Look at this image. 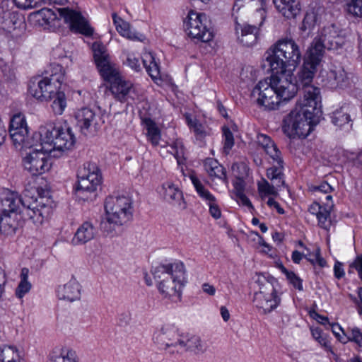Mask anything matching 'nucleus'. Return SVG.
Returning a JSON list of instances; mask_svg holds the SVG:
<instances>
[{
  "label": "nucleus",
  "mask_w": 362,
  "mask_h": 362,
  "mask_svg": "<svg viewBox=\"0 0 362 362\" xmlns=\"http://www.w3.org/2000/svg\"><path fill=\"white\" fill-rule=\"evenodd\" d=\"M105 217L100 229L107 235L114 236L133 217V202L128 196H109L105 202Z\"/></svg>",
  "instance_id": "1"
},
{
  "label": "nucleus",
  "mask_w": 362,
  "mask_h": 362,
  "mask_svg": "<svg viewBox=\"0 0 362 362\" xmlns=\"http://www.w3.org/2000/svg\"><path fill=\"white\" fill-rule=\"evenodd\" d=\"M152 274L160 293L172 300H179L181 289L184 285L185 269L181 262L155 267Z\"/></svg>",
  "instance_id": "2"
},
{
  "label": "nucleus",
  "mask_w": 362,
  "mask_h": 362,
  "mask_svg": "<svg viewBox=\"0 0 362 362\" xmlns=\"http://www.w3.org/2000/svg\"><path fill=\"white\" fill-rule=\"evenodd\" d=\"M299 46L292 38L284 37L279 40L266 52L265 60L272 73H279L292 67L294 69L301 61Z\"/></svg>",
  "instance_id": "3"
},
{
  "label": "nucleus",
  "mask_w": 362,
  "mask_h": 362,
  "mask_svg": "<svg viewBox=\"0 0 362 362\" xmlns=\"http://www.w3.org/2000/svg\"><path fill=\"white\" fill-rule=\"evenodd\" d=\"M320 104L298 100L296 107L283 121V130L290 138L306 137L311 131V124L320 112Z\"/></svg>",
  "instance_id": "4"
},
{
  "label": "nucleus",
  "mask_w": 362,
  "mask_h": 362,
  "mask_svg": "<svg viewBox=\"0 0 362 362\" xmlns=\"http://www.w3.org/2000/svg\"><path fill=\"white\" fill-rule=\"evenodd\" d=\"M49 192L42 188L26 189L21 197V213L35 224L40 225L52 214V200Z\"/></svg>",
  "instance_id": "5"
},
{
  "label": "nucleus",
  "mask_w": 362,
  "mask_h": 362,
  "mask_svg": "<svg viewBox=\"0 0 362 362\" xmlns=\"http://www.w3.org/2000/svg\"><path fill=\"white\" fill-rule=\"evenodd\" d=\"M35 136L42 142V149L53 153V156H60L63 152L71 149L76 141L71 129L66 125L47 124L40 127Z\"/></svg>",
  "instance_id": "6"
},
{
  "label": "nucleus",
  "mask_w": 362,
  "mask_h": 362,
  "mask_svg": "<svg viewBox=\"0 0 362 362\" xmlns=\"http://www.w3.org/2000/svg\"><path fill=\"white\" fill-rule=\"evenodd\" d=\"M64 78V71L59 64H51L47 76L37 80L31 81L29 84V93L40 101H48L52 96L60 90Z\"/></svg>",
  "instance_id": "7"
},
{
  "label": "nucleus",
  "mask_w": 362,
  "mask_h": 362,
  "mask_svg": "<svg viewBox=\"0 0 362 362\" xmlns=\"http://www.w3.org/2000/svg\"><path fill=\"white\" fill-rule=\"evenodd\" d=\"M0 199L2 211L0 216V232L6 235H12L19 226L21 196L16 192L6 189L1 194Z\"/></svg>",
  "instance_id": "8"
},
{
  "label": "nucleus",
  "mask_w": 362,
  "mask_h": 362,
  "mask_svg": "<svg viewBox=\"0 0 362 362\" xmlns=\"http://www.w3.org/2000/svg\"><path fill=\"white\" fill-rule=\"evenodd\" d=\"M76 196L83 201H93L95 192L102 182V175L98 165L94 163H86L77 172Z\"/></svg>",
  "instance_id": "9"
},
{
  "label": "nucleus",
  "mask_w": 362,
  "mask_h": 362,
  "mask_svg": "<svg viewBox=\"0 0 362 362\" xmlns=\"http://www.w3.org/2000/svg\"><path fill=\"white\" fill-rule=\"evenodd\" d=\"M317 66L304 62L302 68L298 73V78L295 81L298 87H301L302 93L298 100L309 101L311 104H320L321 95L318 87L312 84Z\"/></svg>",
  "instance_id": "10"
},
{
  "label": "nucleus",
  "mask_w": 362,
  "mask_h": 362,
  "mask_svg": "<svg viewBox=\"0 0 362 362\" xmlns=\"http://www.w3.org/2000/svg\"><path fill=\"white\" fill-rule=\"evenodd\" d=\"M9 134L13 145L19 149L31 148L35 145V141L39 139L35 136L37 132L29 137L25 117L21 113L14 115L11 119Z\"/></svg>",
  "instance_id": "11"
},
{
  "label": "nucleus",
  "mask_w": 362,
  "mask_h": 362,
  "mask_svg": "<svg viewBox=\"0 0 362 362\" xmlns=\"http://www.w3.org/2000/svg\"><path fill=\"white\" fill-rule=\"evenodd\" d=\"M257 283L259 285V291L254 295L255 306L264 314L269 313L279 305L280 298L273 284L264 276H259Z\"/></svg>",
  "instance_id": "12"
},
{
  "label": "nucleus",
  "mask_w": 362,
  "mask_h": 362,
  "mask_svg": "<svg viewBox=\"0 0 362 362\" xmlns=\"http://www.w3.org/2000/svg\"><path fill=\"white\" fill-rule=\"evenodd\" d=\"M35 141V146L30 148V151L23 158V165L27 171L32 175H42L50 168V163L48 159V153L42 149V142L37 144Z\"/></svg>",
  "instance_id": "13"
},
{
  "label": "nucleus",
  "mask_w": 362,
  "mask_h": 362,
  "mask_svg": "<svg viewBox=\"0 0 362 362\" xmlns=\"http://www.w3.org/2000/svg\"><path fill=\"white\" fill-rule=\"evenodd\" d=\"M92 49L97 68L104 80L111 83L121 76L104 45L95 42L92 45Z\"/></svg>",
  "instance_id": "14"
},
{
  "label": "nucleus",
  "mask_w": 362,
  "mask_h": 362,
  "mask_svg": "<svg viewBox=\"0 0 362 362\" xmlns=\"http://www.w3.org/2000/svg\"><path fill=\"white\" fill-rule=\"evenodd\" d=\"M92 49L97 68L104 80L111 83L121 76L104 45L95 42L92 45Z\"/></svg>",
  "instance_id": "15"
},
{
  "label": "nucleus",
  "mask_w": 362,
  "mask_h": 362,
  "mask_svg": "<svg viewBox=\"0 0 362 362\" xmlns=\"http://www.w3.org/2000/svg\"><path fill=\"white\" fill-rule=\"evenodd\" d=\"M185 23L187 35L191 38L203 42L212 40L213 33L208 27L209 21L205 14L191 11Z\"/></svg>",
  "instance_id": "16"
},
{
  "label": "nucleus",
  "mask_w": 362,
  "mask_h": 362,
  "mask_svg": "<svg viewBox=\"0 0 362 362\" xmlns=\"http://www.w3.org/2000/svg\"><path fill=\"white\" fill-rule=\"evenodd\" d=\"M269 79L281 102L291 100L298 92V87L291 71L272 73Z\"/></svg>",
  "instance_id": "17"
},
{
  "label": "nucleus",
  "mask_w": 362,
  "mask_h": 362,
  "mask_svg": "<svg viewBox=\"0 0 362 362\" xmlns=\"http://www.w3.org/2000/svg\"><path fill=\"white\" fill-rule=\"evenodd\" d=\"M251 95L259 106L267 110H276L281 103L269 78L259 81L253 88Z\"/></svg>",
  "instance_id": "18"
},
{
  "label": "nucleus",
  "mask_w": 362,
  "mask_h": 362,
  "mask_svg": "<svg viewBox=\"0 0 362 362\" xmlns=\"http://www.w3.org/2000/svg\"><path fill=\"white\" fill-rule=\"evenodd\" d=\"M110 90L115 98L121 103H136L141 100L139 88L122 76L110 83Z\"/></svg>",
  "instance_id": "19"
},
{
  "label": "nucleus",
  "mask_w": 362,
  "mask_h": 362,
  "mask_svg": "<svg viewBox=\"0 0 362 362\" xmlns=\"http://www.w3.org/2000/svg\"><path fill=\"white\" fill-rule=\"evenodd\" d=\"M184 332H181L173 325H164L156 330L153 336L155 343L165 349H173L172 351L178 353V349L182 343Z\"/></svg>",
  "instance_id": "20"
},
{
  "label": "nucleus",
  "mask_w": 362,
  "mask_h": 362,
  "mask_svg": "<svg viewBox=\"0 0 362 362\" xmlns=\"http://www.w3.org/2000/svg\"><path fill=\"white\" fill-rule=\"evenodd\" d=\"M75 119L80 132L85 136L95 134L103 123L100 113L88 107L78 110L75 113Z\"/></svg>",
  "instance_id": "21"
},
{
  "label": "nucleus",
  "mask_w": 362,
  "mask_h": 362,
  "mask_svg": "<svg viewBox=\"0 0 362 362\" xmlns=\"http://www.w3.org/2000/svg\"><path fill=\"white\" fill-rule=\"evenodd\" d=\"M317 36L327 50L341 48L348 40L347 32L334 23L324 26Z\"/></svg>",
  "instance_id": "22"
},
{
  "label": "nucleus",
  "mask_w": 362,
  "mask_h": 362,
  "mask_svg": "<svg viewBox=\"0 0 362 362\" xmlns=\"http://www.w3.org/2000/svg\"><path fill=\"white\" fill-rule=\"evenodd\" d=\"M57 11L60 18H63L64 22L69 25L71 30L86 35L93 34V29L89 26L80 11L69 7L59 8H57Z\"/></svg>",
  "instance_id": "23"
},
{
  "label": "nucleus",
  "mask_w": 362,
  "mask_h": 362,
  "mask_svg": "<svg viewBox=\"0 0 362 362\" xmlns=\"http://www.w3.org/2000/svg\"><path fill=\"white\" fill-rule=\"evenodd\" d=\"M189 178L199 196L209 205L211 216L215 219L221 218V212L216 204V197L204 187L195 175L191 174Z\"/></svg>",
  "instance_id": "24"
},
{
  "label": "nucleus",
  "mask_w": 362,
  "mask_h": 362,
  "mask_svg": "<svg viewBox=\"0 0 362 362\" xmlns=\"http://www.w3.org/2000/svg\"><path fill=\"white\" fill-rule=\"evenodd\" d=\"M178 353L189 352L196 356L204 354L208 349L207 344L198 335L185 333Z\"/></svg>",
  "instance_id": "25"
},
{
  "label": "nucleus",
  "mask_w": 362,
  "mask_h": 362,
  "mask_svg": "<svg viewBox=\"0 0 362 362\" xmlns=\"http://www.w3.org/2000/svg\"><path fill=\"white\" fill-rule=\"evenodd\" d=\"M326 203H323V206L317 202L313 203L309 206V211L316 216L318 220L319 226L325 229L329 230L330 227V211L333 206L332 195H326Z\"/></svg>",
  "instance_id": "26"
},
{
  "label": "nucleus",
  "mask_w": 362,
  "mask_h": 362,
  "mask_svg": "<svg viewBox=\"0 0 362 362\" xmlns=\"http://www.w3.org/2000/svg\"><path fill=\"white\" fill-rule=\"evenodd\" d=\"M259 28L247 23L240 25L236 23L235 32L238 40L244 46L250 47L254 45L257 40Z\"/></svg>",
  "instance_id": "27"
},
{
  "label": "nucleus",
  "mask_w": 362,
  "mask_h": 362,
  "mask_svg": "<svg viewBox=\"0 0 362 362\" xmlns=\"http://www.w3.org/2000/svg\"><path fill=\"white\" fill-rule=\"evenodd\" d=\"M57 293L59 299L74 302L81 298V286L76 279L72 278L64 285L59 286Z\"/></svg>",
  "instance_id": "28"
},
{
  "label": "nucleus",
  "mask_w": 362,
  "mask_h": 362,
  "mask_svg": "<svg viewBox=\"0 0 362 362\" xmlns=\"http://www.w3.org/2000/svg\"><path fill=\"white\" fill-rule=\"evenodd\" d=\"M346 81V73L344 68L340 66H332L327 72L325 78L323 79L324 85L331 89L343 87L345 86Z\"/></svg>",
  "instance_id": "29"
},
{
  "label": "nucleus",
  "mask_w": 362,
  "mask_h": 362,
  "mask_svg": "<svg viewBox=\"0 0 362 362\" xmlns=\"http://www.w3.org/2000/svg\"><path fill=\"white\" fill-rule=\"evenodd\" d=\"M273 3L278 11L288 19L295 18L300 13L298 0H273Z\"/></svg>",
  "instance_id": "30"
},
{
  "label": "nucleus",
  "mask_w": 362,
  "mask_h": 362,
  "mask_svg": "<svg viewBox=\"0 0 362 362\" xmlns=\"http://www.w3.org/2000/svg\"><path fill=\"white\" fill-rule=\"evenodd\" d=\"M257 142L272 160L281 163V152L271 137L264 134H258Z\"/></svg>",
  "instance_id": "31"
},
{
  "label": "nucleus",
  "mask_w": 362,
  "mask_h": 362,
  "mask_svg": "<svg viewBox=\"0 0 362 362\" xmlns=\"http://www.w3.org/2000/svg\"><path fill=\"white\" fill-rule=\"evenodd\" d=\"M96 234V228L89 221L84 222L75 233L72 239L74 245H82L93 240Z\"/></svg>",
  "instance_id": "32"
},
{
  "label": "nucleus",
  "mask_w": 362,
  "mask_h": 362,
  "mask_svg": "<svg viewBox=\"0 0 362 362\" xmlns=\"http://www.w3.org/2000/svg\"><path fill=\"white\" fill-rule=\"evenodd\" d=\"M325 49L327 47L325 44L318 36L315 37L308 49V57L305 61L318 66L325 55Z\"/></svg>",
  "instance_id": "33"
},
{
  "label": "nucleus",
  "mask_w": 362,
  "mask_h": 362,
  "mask_svg": "<svg viewBox=\"0 0 362 362\" xmlns=\"http://www.w3.org/2000/svg\"><path fill=\"white\" fill-rule=\"evenodd\" d=\"M146 130L147 140L151 142L152 146H160L161 147L166 146L165 143L161 144V133L157 124L151 118H144L142 120Z\"/></svg>",
  "instance_id": "34"
},
{
  "label": "nucleus",
  "mask_w": 362,
  "mask_h": 362,
  "mask_svg": "<svg viewBox=\"0 0 362 362\" xmlns=\"http://www.w3.org/2000/svg\"><path fill=\"white\" fill-rule=\"evenodd\" d=\"M161 193L164 199L171 204L181 206L183 204L182 192L171 182H166L162 185Z\"/></svg>",
  "instance_id": "35"
},
{
  "label": "nucleus",
  "mask_w": 362,
  "mask_h": 362,
  "mask_svg": "<svg viewBox=\"0 0 362 362\" xmlns=\"http://www.w3.org/2000/svg\"><path fill=\"white\" fill-rule=\"evenodd\" d=\"M274 165L267 170V177L276 187L285 185L284 174V160L281 157V163L278 160H272Z\"/></svg>",
  "instance_id": "36"
},
{
  "label": "nucleus",
  "mask_w": 362,
  "mask_h": 362,
  "mask_svg": "<svg viewBox=\"0 0 362 362\" xmlns=\"http://www.w3.org/2000/svg\"><path fill=\"white\" fill-rule=\"evenodd\" d=\"M204 169L211 177H216L227 182L225 168L215 159L208 158L204 163Z\"/></svg>",
  "instance_id": "37"
},
{
  "label": "nucleus",
  "mask_w": 362,
  "mask_h": 362,
  "mask_svg": "<svg viewBox=\"0 0 362 362\" xmlns=\"http://www.w3.org/2000/svg\"><path fill=\"white\" fill-rule=\"evenodd\" d=\"M112 19L117 32L123 37L132 40H139L137 34L131 30L130 25L119 18L116 13H113Z\"/></svg>",
  "instance_id": "38"
},
{
  "label": "nucleus",
  "mask_w": 362,
  "mask_h": 362,
  "mask_svg": "<svg viewBox=\"0 0 362 362\" xmlns=\"http://www.w3.org/2000/svg\"><path fill=\"white\" fill-rule=\"evenodd\" d=\"M49 362H78V358L74 350L62 348L59 353L50 356Z\"/></svg>",
  "instance_id": "39"
},
{
  "label": "nucleus",
  "mask_w": 362,
  "mask_h": 362,
  "mask_svg": "<svg viewBox=\"0 0 362 362\" xmlns=\"http://www.w3.org/2000/svg\"><path fill=\"white\" fill-rule=\"evenodd\" d=\"M143 64L147 73L152 79H158L160 77L159 66L155 60L152 53H145L143 56Z\"/></svg>",
  "instance_id": "40"
},
{
  "label": "nucleus",
  "mask_w": 362,
  "mask_h": 362,
  "mask_svg": "<svg viewBox=\"0 0 362 362\" xmlns=\"http://www.w3.org/2000/svg\"><path fill=\"white\" fill-rule=\"evenodd\" d=\"M331 119L332 122L339 127H342L344 126L351 127L352 125V124H350V115L348 113L347 108L345 107H341L333 112Z\"/></svg>",
  "instance_id": "41"
},
{
  "label": "nucleus",
  "mask_w": 362,
  "mask_h": 362,
  "mask_svg": "<svg viewBox=\"0 0 362 362\" xmlns=\"http://www.w3.org/2000/svg\"><path fill=\"white\" fill-rule=\"evenodd\" d=\"M37 15L38 21L43 26L54 27L55 22L59 21L57 14L52 8H43L38 11Z\"/></svg>",
  "instance_id": "42"
},
{
  "label": "nucleus",
  "mask_w": 362,
  "mask_h": 362,
  "mask_svg": "<svg viewBox=\"0 0 362 362\" xmlns=\"http://www.w3.org/2000/svg\"><path fill=\"white\" fill-rule=\"evenodd\" d=\"M29 269L26 267L21 269L20 278L21 281L16 289V296L18 298H22L28 292L30 291L32 286L28 281Z\"/></svg>",
  "instance_id": "43"
},
{
  "label": "nucleus",
  "mask_w": 362,
  "mask_h": 362,
  "mask_svg": "<svg viewBox=\"0 0 362 362\" xmlns=\"http://www.w3.org/2000/svg\"><path fill=\"white\" fill-rule=\"evenodd\" d=\"M49 100L52 101L51 107L55 115H61L66 107V98L64 93L59 90L52 96Z\"/></svg>",
  "instance_id": "44"
},
{
  "label": "nucleus",
  "mask_w": 362,
  "mask_h": 362,
  "mask_svg": "<svg viewBox=\"0 0 362 362\" xmlns=\"http://www.w3.org/2000/svg\"><path fill=\"white\" fill-rule=\"evenodd\" d=\"M19 359L18 351L11 346H0V362H16Z\"/></svg>",
  "instance_id": "45"
},
{
  "label": "nucleus",
  "mask_w": 362,
  "mask_h": 362,
  "mask_svg": "<svg viewBox=\"0 0 362 362\" xmlns=\"http://www.w3.org/2000/svg\"><path fill=\"white\" fill-rule=\"evenodd\" d=\"M318 21V15L314 9L308 11L303 20L300 29L303 31L313 30Z\"/></svg>",
  "instance_id": "46"
},
{
  "label": "nucleus",
  "mask_w": 362,
  "mask_h": 362,
  "mask_svg": "<svg viewBox=\"0 0 362 362\" xmlns=\"http://www.w3.org/2000/svg\"><path fill=\"white\" fill-rule=\"evenodd\" d=\"M311 333L313 338L327 351H332L330 341L327 335L324 334L318 327L311 328Z\"/></svg>",
  "instance_id": "47"
},
{
  "label": "nucleus",
  "mask_w": 362,
  "mask_h": 362,
  "mask_svg": "<svg viewBox=\"0 0 362 362\" xmlns=\"http://www.w3.org/2000/svg\"><path fill=\"white\" fill-rule=\"evenodd\" d=\"M340 341L346 344L349 341L355 342L359 347H362V332L358 327L351 329L348 334H345L344 339H340Z\"/></svg>",
  "instance_id": "48"
},
{
  "label": "nucleus",
  "mask_w": 362,
  "mask_h": 362,
  "mask_svg": "<svg viewBox=\"0 0 362 362\" xmlns=\"http://www.w3.org/2000/svg\"><path fill=\"white\" fill-rule=\"evenodd\" d=\"M346 11L356 18H362V0H350L346 4Z\"/></svg>",
  "instance_id": "49"
},
{
  "label": "nucleus",
  "mask_w": 362,
  "mask_h": 362,
  "mask_svg": "<svg viewBox=\"0 0 362 362\" xmlns=\"http://www.w3.org/2000/svg\"><path fill=\"white\" fill-rule=\"evenodd\" d=\"M281 271L286 275L287 279L293 286L299 291L303 290L302 280L293 272L288 271L284 266L279 267Z\"/></svg>",
  "instance_id": "50"
},
{
  "label": "nucleus",
  "mask_w": 362,
  "mask_h": 362,
  "mask_svg": "<svg viewBox=\"0 0 362 362\" xmlns=\"http://www.w3.org/2000/svg\"><path fill=\"white\" fill-rule=\"evenodd\" d=\"M168 151L176 158L177 163L180 164L184 158V148L182 142L180 140H176L170 146Z\"/></svg>",
  "instance_id": "51"
},
{
  "label": "nucleus",
  "mask_w": 362,
  "mask_h": 362,
  "mask_svg": "<svg viewBox=\"0 0 362 362\" xmlns=\"http://www.w3.org/2000/svg\"><path fill=\"white\" fill-rule=\"evenodd\" d=\"M223 151L228 154L234 145L233 134L230 129L226 126L223 127Z\"/></svg>",
  "instance_id": "52"
},
{
  "label": "nucleus",
  "mask_w": 362,
  "mask_h": 362,
  "mask_svg": "<svg viewBox=\"0 0 362 362\" xmlns=\"http://www.w3.org/2000/svg\"><path fill=\"white\" fill-rule=\"evenodd\" d=\"M278 188L272 182L270 184L267 180H263L262 182L258 183V190L259 193L264 195H274L278 194Z\"/></svg>",
  "instance_id": "53"
},
{
  "label": "nucleus",
  "mask_w": 362,
  "mask_h": 362,
  "mask_svg": "<svg viewBox=\"0 0 362 362\" xmlns=\"http://www.w3.org/2000/svg\"><path fill=\"white\" fill-rule=\"evenodd\" d=\"M187 123L191 129L194 132L199 139H203L206 135L204 126L199 122L196 119H187Z\"/></svg>",
  "instance_id": "54"
},
{
  "label": "nucleus",
  "mask_w": 362,
  "mask_h": 362,
  "mask_svg": "<svg viewBox=\"0 0 362 362\" xmlns=\"http://www.w3.org/2000/svg\"><path fill=\"white\" fill-rule=\"evenodd\" d=\"M305 258L313 265L317 264L320 267H325L327 264L325 259L320 255V248H317L314 254H311L308 251L307 254H305Z\"/></svg>",
  "instance_id": "55"
},
{
  "label": "nucleus",
  "mask_w": 362,
  "mask_h": 362,
  "mask_svg": "<svg viewBox=\"0 0 362 362\" xmlns=\"http://www.w3.org/2000/svg\"><path fill=\"white\" fill-rule=\"evenodd\" d=\"M310 190L313 192L315 195L319 194H325L329 195L328 194L332 191V187L327 182H323L318 185L310 186Z\"/></svg>",
  "instance_id": "56"
},
{
  "label": "nucleus",
  "mask_w": 362,
  "mask_h": 362,
  "mask_svg": "<svg viewBox=\"0 0 362 362\" xmlns=\"http://www.w3.org/2000/svg\"><path fill=\"white\" fill-rule=\"evenodd\" d=\"M13 1L18 8L28 9L37 6L38 0H13Z\"/></svg>",
  "instance_id": "57"
},
{
  "label": "nucleus",
  "mask_w": 362,
  "mask_h": 362,
  "mask_svg": "<svg viewBox=\"0 0 362 362\" xmlns=\"http://www.w3.org/2000/svg\"><path fill=\"white\" fill-rule=\"evenodd\" d=\"M127 64L136 71H139L141 69L139 59L132 54H129L127 58Z\"/></svg>",
  "instance_id": "58"
},
{
  "label": "nucleus",
  "mask_w": 362,
  "mask_h": 362,
  "mask_svg": "<svg viewBox=\"0 0 362 362\" xmlns=\"http://www.w3.org/2000/svg\"><path fill=\"white\" fill-rule=\"evenodd\" d=\"M350 267L354 268L357 272L360 279L362 281V255H358L354 261L350 264Z\"/></svg>",
  "instance_id": "59"
},
{
  "label": "nucleus",
  "mask_w": 362,
  "mask_h": 362,
  "mask_svg": "<svg viewBox=\"0 0 362 362\" xmlns=\"http://www.w3.org/2000/svg\"><path fill=\"white\" fill-rule=\"evenodd\" d=\"M332 327V331L333 334L335 335V337L338 339V340L340 341V339H344L345 338V333L341 328V326H339L338 324H330Z\"/></svg>",
  "instance_id": "60"
},
{
  "label": "nucleus",
  "mask_w": 362,
  "mask_h": 362,
  "mask_svg": "<svg viewBox=\"0 0 362 362\" xmlns=\"http://www.w3.org/2000/svg\"><path fill=\"white\" fill-rule=\"evenodd\" d=\"M334 276L339 279L342 278L345 273L343 268V264L339 262H336L334 266Z\"/></svg>",
  "instance_id": "61"
},
{
  "label": "nucleus",
  "mask_w": 362,
  "mask_h": 362,
  "mask_svg": "<svg viewBox=\"0 0 362 362\" xmlns=\"http://www.w3.org/2000/svg\"><path fill=\"white\" fill-rule=\"evenodd\" d=\"M233 186L235 195L244 193L245 183L243 180L240 178L237 179L234 182Z\"/></svg>",
  "instance_id": "62"
},
{
  "label": "nucleus",
  "mask_w": 362,
  "mask_h": 362,
  "mask_svg": "<svg viewBox=\"0 0 362 362\" xmlns=\"http://www.w3.org/2000/svg\"><path fill=\"white\" fill-rule=\"evenodd\" d=\"M236 199L238 201L243 204V206H246L250 209H253V206L250 201V199L246 197V195L244 193L235 195Z\"/></svg>",
  "instance_id": "63"
},
{
  "label": "nucleus",
  "mask_w": 362,
  "mask_h": 362,
  "mask_svg": "<svg viewBox=\"0 0 362 362\" xmlns=\"http://www.w3.org/2000/svg\"><path fill=\"white\" fill-rule=\"evenodd\" d=\"M267 204L270 207H274L279 214H284V210L283 209V208L281 207L280 204L277 202H276L274 198H269L267 201Z\"/></svg>",
  "instance_id": "64"
}]
</instances>
